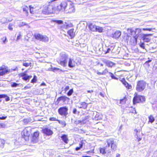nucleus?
<instances>
[{
  "label": "nucleus",
  "instance_id": "1",
  "mask_svg": "<svg viewBox=\"0 0 157 157\" xmlns=\"http://www.w3.org/2000/svg\"><path fill=\"white\" fill-rule=\"evenodd\" d=\"M105 146L103 148H99L100 152L103 155L107 153L108 155L111 154V150L115 151L117 148V144L114 138H110L107 140L105 143Z\"/></svg>",
  "mask_w": 157,
  "mask_h": 157
},
{
  "label": "nucleus",
  "instance_id": "2",
  "mask_svg": "<svg viewBox=\"0 0 157 157\" xmlns=\"http://www.w3.org/2000/svg\"><path fill=\"white\" fill-rule=\"evenodd\" d=\"M56 10H57V7H55L54 4L51 3L45 8L43 12L46 14H50L55 12Z\"/></svg>",
  "mask_w": 157,
  "mask_h": 157
},
{
  "label": "nucleus",
  "instance_id": "3",
  "mask_svg": "<svg viewBox=\"0 0 157 157\" xmlns=\"http://www.w3.org/2000/svg\"><path fill=\"white\" fill-rule=\"evenodd\" d=\"M68 59V56L67 54H62L60 55L59 59L57 61L61 65L65 67L67 66Z\"/></svg>",
  "mask_w": 157,
  "mask_h": 157
},
{
  "label": "nucleus",
  "instance_id": "4",
  "mask_svg": "<svg viewBox=\"0 0 157 157\" xmlns=\"http://www.w3.org/2000/svg\"><path fill=\"white\" fill-rule=\"evenodd\" d=\"M146 86V82L143 81H140L137 82L136 86V90L138 92H141L145 88Z\"/></svg>",
  "mask_w": 157,
  "mask_h": 157
},
{
  "label": "nucleus",
  "instance_id": "5",
  "mask_svg": "<svg viewBox=\"0 0 157 157\" xmlns=\"http://www.w3.org/2000/svg\"><path fill=\"white\" fill-rule=\"evenodd\" d=\"M28 128H25L21 132L22 138L25 141H28L29 136L30 134V130Z\"/></svg>",
  "mask_w": 157,
  "mask_h": 157
},
{
  "label": "nucleus",
  "instance_id": "6",
  "mask_svg": "<svg viewBox=\"0 0 157 157\" xmlns=\"http://www.w3.org/2000/svg\"><path fill=\"white\" fill-rule=\"evenodd\" d=\"M75 10L74 4L71 2H69V3L65 8L64 12L66 13H71L75 12Z\"/></svg>",
  "mask_w": 157,
  "mask_h": 157
},
{
  "label": "nucleus",
  "instance_id": "7",
  "mask_svg": "<svg viewBox=\"0 0 157 157\" xmlns=\"http://www.w3.org/2000/svg\"><path fill=\"white\" fill-rule=\"evenodd\" d=\"M145 101V98L144 97L138 95L137 94L135 96L133 99V103L134 104L136 103L143 102Z\"/></svg>",
  "mask_w": 157,
  "mask_h": 157
},
{
  "label": "nucleus",
  "instance_id": "8",
  "mask_svg": "<svg viewBox=\"0 0 157 157\" xmlns=\"http://www.w3.org/2000/svg\"><path fill=\"white\" fill-rule=\"evenodd\" d=\"M81 63V61L78 60V62L75 61L73 59L70 58L69 59L68 66L70 68H72L75 66L76 65H79Z\"/></svg>",
  "mask_w": 157,
  "mask_h": 157
},
{
  "label": "nucleus",
  "instance_id": "9",
  "mask_svg": "<svg viewBox=\"0 0 157 157\" xmlns=\"http://www.w3.org/2000/svg\"><path fill=\"white\" fill-rule=\"evenodd\" d=\"M35 37L36 39L43 42H47L49 40L47 36L39 34L35 35Z\"/></svg>",
  "mask_w": 157,
  "mask_h": 157
},
{
  "label": "nucleus",
  "instance_id": "10",
  "mask_svg": "<svg viewBox=\"0 0 157 157\" xmlns=\"http://www.w3.org/2000/svg\"><path fill=\"white\" fill-rule=\"evenodd\" d=\"M68 109L66 106L60 108L58 109V112L59 114L61 115H64L66 117L68 114L67 111Z\"/></svg>",
  "mask_w": 157,
  "mask_h": 157
},
{
  "label": "nucleus",
  "instance_id": "11",
  "mask_svg": "<svg viewBox=\"0 0 157 157\" xmlns=\"http://www.w3.org/2000/svg\"><path fill=\"white\" fill-rule=\"evenodd\" d=\"M68 3L69 2L65 1L62 2L59 6H57V10L60 11L62 10L64 11L65 8H66V6H67Z\"/></svg>",
  "mask_w": 157,
  "mask_h": 157
},
{
  "label": "nucleus",
  "instance_id": "12",
  "mask_svg": "<svg viewBox=\"0 0 157 157\" xmlns=\"http://www.w3.org/2000/svg\"><path fill=\"white\" fill-rule=\"evenodd\" d=\"M138 36L137 35H136L135 36L131 37V36H128V39L130 38V44L132 45H135L137 44V39Z\"/></svg>",
  "mask_w": 157,
  "mask_h": 157
},
{
  "label": "nucleus",
  "instance_id": "13",
  "mask_svg": "<svg viewBox=\"0 0 157 157\" xmlns=\"http://www.w3.org/2000/svg\"><path fill=\"white\" fill-rule=\"evenodd\" d=\"M20 76L22 77V78L23 80L27 82H29V79L32 77V75H28L26 72L21 73Z\"/></svg>",
  "mask_w": 157,
  "mask_h": 157
},
{
  "label": "nucleus",
  "instance_id": "14",
  "mask_svg": "<svg viewBox=\"0 0 157 157\" xmlns=\"http://www.w3.org/2000/svg\"><path fill=\"white\" fill-rule=\"evenodd\" d=\"M39 132H35L33 135L31 141L33 143H36L38 141Z\"/></svg>",
  "mask_w": 157,
  "mask_h": 157
},
{
  "label": "nucleus",
  "instance_id": "15",
  "mask_svg": "<svg viewBox=\"0 0 157 157\" xmlns=\"http://www.w3.org/2000/svg\"><path fill=\"white\" fill-rule=\"evenodd\" d=\"M152 36V34H144L142 35V38L144 42H149L151 39L149 37V36Z\"/></svg>",
  "mask_w": 157,
  "mask_h": 157
},
{
  "label": "nucleus",
  "instance_id": "16",
  "mask_svg": "<svg viewBox=\"0 0 157 157\" xmlns=\"http://www.w3.org/2000/svg\"><path fill=\"white\" fill-rule=\"evenodd\" d=\"M70 99L66 96H62L59 97L57 99V101L59 103L60 101H63V102H65L66 101L67 102L69 101Z\"/></svg>",
  "mask_w": 157,
  "mask_h": 157
},
{
  "label": "nucleus",
  "instance_id": "17",
  "mask_svg": "<svg viewBox=\"0 0 157 157\" xmlns=\"http://www.w3.org/2000/svg\"><path fill=\"white\" fill-rule=\"evenodd\" d=\"M43 133L48 136L52 135L53 132L50 129L48 128H45L42 129Z\"/></svg>",
  "mask_w": 157,
  "mask_h": 157
},
{
  "label": "nucleus",
  "instance_id": "18",
  "mask_svg": "<svg viewBox=\"0 0 157 157\" xmlns=\"http://www.w3.org/2000/svg\"><path fill=\"white\" fill-rule=\"evenodd\" d=\"M102 62L105 63L107 66L108 67H111L113 65V63L109 60H107L105 59H103L102 60Z\"/></svg>",
  "mask_w": 157,
  "mask_h": 157
},
{
  "label": "nucleus",
  "instance_id": "19",
  "mask_svg": "<svg viewBox=\"0 0 157 157\" xmlns=\"http://www.w3.org/2000/svg\"><path fill=\"white\" fill-rule=\"evenodd\" d=\"M121 82L127 89H130L132 88V86L127 82L125 79L124 78L122 79Z\"/></svg>",
  "mask_w": 157,
  "mask_h": 157
},
{
  "label": "nucleus",
  "instance_id": "20",
  "mask_svg": "<svg viewBox=\"0 0 157 157\" xmlns=\"http://www.w3.org/2000/svg\"><path fill=\"white\" fill-rule=\"evenodd\" d=\"M121 35V32L119 31H116L113 34L112 37L115 39H118Z\"/></svg>",
  "mask_w": 157,
  "mask_h": 157
},
{
  "label": "nucleus",
  "instance_id": "21",
  "mask_svg": "<svg viewBox=\"0 0 157 157\" xmlns=\"http://www.w3.org/2000/svg\"><path fill=\"white\" fill-rule=\"evenodd\" d=\"M97 26L93 24L90 23L88 25V27L92 31H97Z\"/></svg>",
  "mask_w": 157,
  "mask_h": 157
},
{
  "label": "nucleus",
  "instance_id": "22",
  "mask_svg": "<svg viewBox=\"0 0 157 157\" xmlns=\"http://www.w3.org/2000/svg\"><path fill=\"white\" fill-rule=\"evenodd\" d=\"M62 140L66 144H67L68 141V139L67 135L64 134L61 136Z\"/></svg>",
  "mask_w": 157,
  "mask_h": 157
},
{
  "label": "nucleus",
  "instance_id": "23",
  "mask_svg": "<svg viewBox=\"0 0 157 157\" xmlns=\"http://www.w3.org/2000/svg\"><path fill=\"white\" fill-rule=\"evenodd\" d=\"M74 29H72L69 30L67 32L68 34L71 38H73L74 36L75 33L74 32Z\"/></svg>",
  "mask_w": 157,
  "mask_h": 157
},
{
  "label": "nucleus",
  "instance_id": "24",
  "mask_svg": "<svg viewBox=\"0 0 157 157\" xmlns=\"http://www.w3.org/2000/svg\"><path fill=\"white\" fill-rule=\"evenodd\" d=\"M21 85H22V84L17 83L15 82H12L11 83V86L12 87L21 86Z\"/></svg>",
  "mask_w": 157,
  "mask_h": 157
},
{
  "label": "nucleus",
  "instance_id": "25",
  "mask_svg": "<svg viewBox=\"0 0 157 157\" xmlns=\"http://www.w3.org/2000/svg\"><path fill=\"white\" fill-rule=\"evenodd\" d=\"M81 106L79 107L80 108L86 109L87 106L88 104L85 102H81L80 103Z\"/></svg>",
  "mask_w": 157,
  "mask_h": 157
},
{
  "label": "nucleus",
  "instance_id": "26",
  "mask_svg": "<svg viewBox=\"0 0 157 157\" xmlns=\"http://www.w3.org/2000/svg\"><path fill=\"white\" fill-rule=\"evenodd\" d=\"M23 11L25 13L26 15L27 16L28 15V11L29 10V8L26 6H24L23 8Z\"/></svg>",
  "mask_w": 157,
  "mask_h": 157
},
{
  "label": "nucleus",
  "instance_id": "27",
  "mask_svg": "<svg viewBox=\"0 0 157 157\" xmlns=\"http://www.w3.org/2000/svg\"><path fill=\"white\" fill-rule=\"evenodd\" d=\"M7 72V71L5 69H0V75H3Z\"/></svg>",
  "mask_w": 157,
  "mask_h": 157
},
{
  "label": "nucleus",
  "instance_id": "28",
  "mask_svg": "<svg viewBox=\"0 0 157 157\" xmlns=\"http://www.w3.org/2000/svg\"><path fill=\"white\" fill-rule=\"evenodd\" d=\"M5 141L3 139H0V148H2L4 147Z\"/></svg>",
  "mask_w": 157,
  "mask_h": 157
},
{
  "label": "nucleus",
  "instance_id": "29",
  "mask_svg": "<svg viewBox=\"0 0 157 157\" xmlns=\"http://www.w3.org/2000/svg\"><path fill=\"white\" fill-rule=\"evenodd\" d=\"M52 22H55L58 24H62L63 23V21L61 20H52Z\"/></svg>",
  "mask_w": 157,
  "mask_h": 157
},
{
  "label": "nucleus",
  "instance_id": "30",
  "mask_svg": "<svg viewBox=\"0 0 157 157\" xmlns=\"http://www.w3.org/2000/svg\"><path fill=\"white\" fill-rule=\"evenodd\" d=\"M155 121V119L154 117L152 115H150L149 117V122L152 123Z\"/></svg>",
  "mask_w": 157,
  "mask_h": 157
},
{
  "label": "nucleus",
  "instance_id": "31",
  "mask_svg": "<svg viewBox=\"0 0 157 157\" xmlns=\"http://www.w3.org/2000/svg\"><path fill=\"white\" fill-rule=\"evenodd\" d=\"M126 97H124L123 99L120 100V103L122 104H124L126 101Z\"/></svg>",
  "mask_w": 157,
  "mask_h": 157
},
{
  "label": "nucleus",
  "instance_id": "32",
  "mask_svg": "<svg viewBox=\"0 0 157 157\" xmlns=\"http://www.w3.org/2000/svg\"><path fill=\"white\" fill-rule=\"evenodd\" d=\"M127 31L128 34L131 35H132L133 33L134 32V31L132 29H128L127 30Z\"/></svg>",
  "mask_w": 157,
  "mask_h": 157
},
{
  "label": "nucleus",
  "instance_id": "33",
  "mask_svg": "<svg viewBox=\"0 0 157 157\" xmlns=\"http://www.w3.org/2000/svg\"><path fill=\"white\" fill-rule=\"evenodd\" d=\"M26 25L27 24L25 22H23L20 21L18 23V26L20 27H21Z\"/></svg>",
  "mask_w": 157,
  "mask_h": 157
},
{
  "label": "nucleus",
  "instance_id": "34",
  "mask_svg": "<svg viewBox=\"0 0 157 157\" xmlns=\"http://www.w3.org/2000/svg\"><path fill=\"white\" fill-rule=\"evenodd\" d=\"M97 31H98L100 33H101L102 32L103 29L101 27L97 26Z\"/></svg>",
  "mask_w": 157,
  "mask_h": 157
},
{
  "label": "nucleus",
  "instance_id": "35",
  "mask_svg": "<svg viewBox=\"0 0 157 157\" xmlns=\"http://www.w3.org/2000/svg\"><path fill=\"white\" fill-rule=\"evenodd\" d=\"M73 92V89H70L67 93V95L69 96H71Z\"/></svg>",
  "mask_w": 157,
  "mask_h": 157
},
{
  "label": "nucleus",
  "instance_id": "36",
  "mask_svg": "<svg viewBox=\"0 0 157 157\" xmlns=\"http://www.w3.org/2000/svg\"><path fill=\"white\" fill-rule=\"evenodd\" d=\"M141 32V29H136L135 31H134L136 35H137L138 36V34Z\"/></svg>",
  "mask_w": 157,
  "mask_h": 157
},
{
  "label": "nucleus",
  "instance_id": "37",
  "mask_svg": "<svg viewBox=\"0 0 157 157\" xmlns=\"http://www.w3.org/2000/svg\"><path fill=\"white\" fill-rule=\"evenodd\" d=\"M52 71H62V70L59 69V68H56V67H53L52 68Z\"/></svg>",
  "mask_w": 157,
  "mask_h": 157
},
{
  "label": "nucleus",
  "instance_id": "38",
  "mask_svg": "<svg viewBox=\"0 0 157 157\" xmlns=\"http://www.w3.org/2000/svg\"><path fill=\"white\" fill-rule=\"evenodd\" d=\"M58 121L59 124H61L63 127L65 126L66 124L65 121H60L59 120H58Z\"/></svg>",
  "mask_w": 157,
  "mask_h": 157
},
{
  "label": "nucleus",
  "instance_id": "39",
  "mask_svg": "<svg viewBox=\"0 0 157 157\" xmlns=\"http://www.w3.org/2000/svg\"><path fill=\"white\" fill-rule=\"evenodd\" d=\"M32 63L30 62L29 63H23V65L26 67H28L29 66H31Z\"/></svg>",
  "mask_w": 157,
  "mask_h": 157
},
{
  "label": "nucleus",
  "instance_id": "40",
  "mask_svg": "<svg viewBox=\"0 0 157 157\" xmlns=\"http://www.w3.org/2000/svg\"><path fill=\"white\" fill-rule=\"evenodd\" d=\"M109 74H110V76L113 79H117L118 78L117 77H115V76L113 75V73H111L110 72H109Z\"/></svg>",
  "mask_w": 157,
  "mask_h": 157
},
{
  "label": "nucleus",
  "instance_id": "41",
  "mask_svg": "<svg viewBox=\"0 0 157 157\" xmlns=\"http://www.w3.org/2000/svg\"><path fill=\"white\" fill-rule=\"evenodd\" d=\"M36 76L34 75L33 77V78L31 80V82L34 83L36 82Z\"/></svg>",
  "mask_w": 157,
  "mask_h": 157
},
{
  "label": "nucleus",
  "instance_id": "42",
  "mask_svg": "<svg viewBox=\"0 0 157 157\" xmlns=\"http://www.w3.org/2000/svg\"><path fill=\"white\" fill-rule=\"evenodd\" d=\"M138 131L137 129H136L134 130V136L135 138L138 137Z\"/></svg>",
  "mask_w": 157,
  "mask_h": 157
},
{
  "label": "nucleus",
  "instance_id": "43",
  "mask_svg": "<svg viewBox=\"0 0 157 157\" xmlns=\"http://www.w3.org/2000/svg\"><path fill=\"white\" fill-rule=\"evenodd\" d=\"M151 60H149L145 62V63L144 64V65L145 66H147L149 67V63L151 62Z\"/></svg>",
  "mask_w": 157,
  "mask_h": 157
},
{
  "label": "nucleus",
  "instance_id": "44",
  "mask_svg": "<svg viewBox=\"0 0 157 157\" xmlns=\"http://www.w3.org/2000/svg\"><path fill=\"white\" fill-rule=\"evenodd\" d=\"M155 28L149 29V28H143V30L144 31H152L153 29H155Z\"/></svg>",
  "mask_w": 157,
  "mask_h": 157
},
{
  "label": "nucleus",
  "instance_id": "45",
  "mask_svg": "<svg viewBox=\"0 0 157 157\" xmlns=\"http://www.w3.org/2000/svg\"><path fill=\"white\" fill-rule=\"evenodd\" d=\"M13 25V24H12L10 23L8 27V29L10 30H12L13 28H12V26Z\"/></svg>",
  "mask_w": 157,
  "mask_h": 157
},
{
  "label": "nucleus",
  "instance_id": "46",
  "mask_svg": "<svg viewBox=\"0 0 157 157\" xmlns=\"http://www.w3.org/2000/svg\"><path fill=\"white\" fill-rule=\"evenodd\" d=\"M102 72V74L103 75H105L108 72V69L106 68L105 69L104 71H103Z\"/></svg>",
  "mask_w": 157,
  "mask_h": 157
},
{
  "label": "nucleus",
  "instance_id": "47",
  "mask_svg": "<svg viewBox=\"0 0 157 157\" xmlns=\"http://www.w3.org/2000/svg\"><path fill=\"white\" fill-rule=\"evenodd\" d=\"M29 7L30 13H33V7H31V6H29Z\"/></svg>",
  "mask_w": 157,
  "mask_h": 157
},
{
  "label": "nucleus",
  "instance_id": "48",
  "mask_svg": "<svg viewBox=\"0 0 157 157\" xmlns=\"http://www.w3.org/2000/svg\"><path fill=\"white\" fill-rule=\"evenodd\" d=\"M49 120L50 121H58V120L54 117H50L49 118Z\"/></svg>",
  "mask_w": 157,
  "mask_h": 157
},
{
  "label": "nucleus",
  "instance_id": "49",
  "mask_svg": "<svg viewBox=\"0 0 157 157\" xmlns=\"http://www.w3.org/2000/svg\"><path fill=\"white\" fill-rule=\"evenodd\" d=\"M30 121L29 119H24L23 120L25 124H27Z\"/></svg>",
  "mask_w": 157,
  "mask_h": 157
},
{
  "label": "nucleus",
  "instance_id": "50",
  "mask_svg": "<svg viewBox=\"0 0 157 157\" xmlns=\"http://www.w3.org/2000/svg\"><path fill=\"white\" fill-rule=\"evenodd\" d=\"M140 46L143 49H144V43H141L140 44Z\"/></svg>",
  "mask_w": 157,
  "mask_h": 157
},
{
  "label": "nucleus",
  "instance_id": "51",
  "mask_svg": "<svg viewBox=\"0 0 157 157\" xmlns=\"http://www.w3.org/2000/svg\"><path fill=\"white\" fill-rule=\"evenodd\" d=\"M74 123L76 124H81V121L76 120L75 121Z\"/></svg>",
  "mask_w": 157,
  "mask_h": 157
},
{
  "label": "nucleus",
  "instance_id": "52",
  "mask_svg": "<svg viewBox=\"0 0 157 157\" xmlns=\"http://www.w3.org/2000/svg\"><path fill=\"white\" fill-rule=\"evenodd\" d=\"M86 120H83L82 121H81V124H85L86 123Z\"/></svg>",
  "mask_w": 157,
  "mask_h": 157
},
{
  "label": "nucleus",
  "instance_id": "53",
  "mask_svg": "<svg viewBox=\"0 0 157 157\" xmlns=\"http://www.w3.org/2000/svg\"><path fill=\"white\" fill-rule=\"evenodd\" d=\"M152 107H156L157 108V101L155 102L153 104Z\"/></svg>",
  "mask_w": 157,
  "mask_h": 157
},
{
  "label": "nucleus",
  "instance_id": "54",
  "mask_svg": "<svg viewBox=\"0 0 157 157\" xmlns=\"http://www.w3.org/2000/svg\"><path fill=\"white\" fill-rule=\"evenodd\" d=\"M6 95L5 94H1L0 95V98H5L6 97Z\"/></svg>",
  "mask_w": 157,
  "mask_h": 157
},
{
  "label": "nucleus",
  "instance_id": "55",
  "mask_svg": "<svg viewBox=\"0 0 157 157\" xmlns=\"http://www.w3.org/2000/svg\"><path fill=\"white\" fill-rule=\"evenodd\" d=\"M69 89V86H65V87L64 89V90L65 91H67Z\"/></svg>",
  "mask_w": 157,
  "mask_h": 157
},
{
  "label": "nucleus",
  "instance_id": "56",
  "mask_svg": "<svg viewBox=\"0 0 157 157\" xmlns=\"http://www.w3.org/2000/svg\"><path fill=\"white\" fill-rule=\"evenodd\" d=\"M86 152V153H87V154H89L90 153H92L93 154V153H94V150H93L90 151H87V152Z\"/></svg>",
  "mask_w": 157,
  "mask_h": 157
},
{
  "label": "nucleus",
  "instance_id": "57",
  "mask_svg": "<svg viewBox=\"0 0 157 157\" xmlns=\"http://www.w3.org/2000/svg\"><path fill=\"white\" fill-rule=\"evenodd\" d=\"M3 39H4V38H3L2 39V40H3V43L4 44H5L6 42V41H7V38H6V37H5V39L4 40H3Z\"/></svg>",
  "mask_w": 157,
  "mask_h": 157
},
{
  "label": "nucleus",
  "instance_id": "58",
  "mask_svg": "<svg viewBox=\"0 0 157 157\" xmlns=\"http://www.w3.org/2000/svg\"><path fill=\"white\" fill-rule=\"evenodd\" d=\"M21 35L20 34H19V35L17 36V40H19L21 38Z\"/></svg>",
  "mask_w": 157,
  "mask_h": 157
},
{
  "label": "nucleus",
  "instance_id": "59",
  "mask_svg": "<svg viewBox=\"0 0 157 157\" xmlns=\"http://www.w3.org/2000/svg\"><path fill=\"white\" fill-rule=\"evenodd\" d=\"M7 117H6L2 116L0 117V120H5Z\"/></svg>",
  "mask_w": 157,
  "mask_h": 157
},
{
  "label": "nucleus",
  "instance_id": "60",
  "mask_svg": "<svg viewBox=\"0 0 157 157\" xmlns=\"http://www.w3.org/2000/svg\"><path fill=\"white\" fill-rule=\"evenodd\" d=\"M76 112H77V109H76L75 108L73 109V113L74 114H76Z\"/></svg>",
  "mask_w": 157,
  "mask_h": 157
},
{
  "label": "nucleus",
  "instance_id": "61",
  "mask_svg": "<svg viewBox=\"0 0 157 157\" xmlns=\"http://www.w3.org/2000/svg\"><path fill=\"white\" fill-rule=\"evenodd\" d=\"M135 138L136 139V140L138 142L140 141L141 140V139H142L141 138H140V137H139L138 136V137L137 138Z\"/></svg>",
  "mask_w": 157,
  "mask_h": 157
},
{
  "label": "nucleus",
  "instance_id": "62",
  "mask_svg": "<svg viewBox=\"0 0 157 157\" xmlns=\"http://www.w3.org/2000/svg\"><path fill=\"white\" fill-rule=\"evenodd\" d=\"M79 147L81 148L82 147V146H83V143L82 142V141H81L80 142V143H79Z\"/></svg>",
  "mask_w": 157,
  "mask_h": 157
},
{
  "label": "nucleus",
  "instance_id": "63",
  "mask_svg": "<svg viewBox=\"0 0 157 157\" xmlns=\"http://www.w3.org/2000/svg\"><path fill=\"white\" fill-rule=\"evenodd\" d=\"M30 88V86H25L24 88L23 89H25V90H26V89H29V88Z\"/></svg>",
  "mask_w": 157,
  "mask_h": 157
},
{
  "label": "nucleus",
  "instance_id": "64",
  "mask_svg": "<svg viewBox=\"0 0 157 157\" xmlns=\"http://www.w3.org/2000/svg\"><path fill=\"white\" fill-rule=\"evenodd\" d=\"M110 50H111L109 48H107V51L106 52V53H107L109 52Z\"/></svg>",
  "mask_w": 157,
  "mask_h": 157
}]
</instances>
